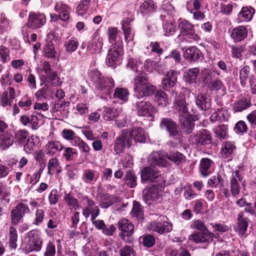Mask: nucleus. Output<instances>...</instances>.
Wrapping results in <instances>:
<instances>
[{"mask_svg": "<svg viewBox=\"0 0 256 256\" xmlns=\"http://www.w3.org/2000/svg\"><path fill=\"white\" fill-rule=\"evenodd\" d=\"M146 138V134L142 128H134L131 131L123 130L120 136L116 140L114 150L118 154L122 152L124 148H130L132 140L136 142H144Z\"/></svg>", "mask_w": 256, "mask_h": 256, "instance_id": "nucleus-1", "label": "nucleus"}, {"mask_svg": "<svg viewBox=\"0 0 256 256\" xmlns=\"http://www.w3.org/2000/svg\"><path fill=\"white\" fill-rule=\"evenodd\" d=\"M88 76L98 90L108 95L111 93V90L114 86V80L112 78L102 76L100 72L96 68H90Z\"/></svg>", "mask_w": 256, "mask_h": 256, "instance_id": "nucleus-2", "label": "nucleus"}, {"mask_svg": "<svg viewBox=\"0 0 256 256\" xmlns=\"http://www.w3.org/2000/svg\"><path fill=\"white\" fill-rule=\"evenodd\" d=\"M155 87L150 84L144 74H141L134 78V96L138 98L152 94Z\"/></svg>", "mask_w": 256, "mask_h": 256, "instance_id": "nucleus-3", "label": "nucleus"}, {"mask_svg": "<svg viewBox=\"0 0 256 256\" xmlns=\"http://www.w3.org/2000/svg\"><path fill=\"white\" fill-rule=\"evenodd\" d=\"M141 180L142 183L156 182L158 186H164L165 180L156 166L150 165L143 168L140 172Z\"/></svg>", "mask_w": 256, "mask_h": 256, "instance_id": "nucleus-4", "label": "nucleus"}, {"mask_svg": "<svg viewBox=\"0 0 256 256\" xmlns=\"http://www.w3.org/2000/svg\"><path fill=\"white\" fill-rule=\"evenodd\" d=\"M162 186L154 185L144 190L142 198L144 202L149 205L160 202L162 194Z\"/></svg>", "mask_w": 256, "mask_h": 256, "instance_id": "nucleus-5", "label": "nucleus"}, {"mask_svg": "<svg viewBox=\"0 0 256 256\" xmlns=\"http://www.w3.org/2000/svg\"><path fill=\"white\" fill-rule=\"evenodd\" d=\"M102 118L106 121H111L116 119V122L118 127H122L126 123V116L121 110L104 107Z\"/></svg>", "mask_w": 256, "mask_h": 256, "instance_id": "nucleus-6", "label": "nucleus"}, {"mask_svg": "<svg viewBox=\"0 0 256 256\" xmlns=\"http://www.w3.org/2000/svg\"><path fill=\"white\" fill-rule=\"evenodd\" d=\"M200 78L210 90L218 92L221 90L222 93H225L226 88L222 80L219 79L212 80V74L208 70L202 72Z\"/></svg>", "mask_w": 256, "mask_h": 256, "instance_id": "nucleus-7", "label": "nucleus"}, {"mask_svg": "<svg viewBox=\"0 0 256 256\" xmlns=\"http://www.w3.org/2000/svg\"><path fill=\"white\" fill-rule=\"evenodd\" d=\"M30 212V208L26 204L19 202L10 212L12 224H18L22 219L26 213Z\"/></svg>", "mask_w": 256, "mask_h": 256, "instance_id": "nucleus-8", "label": "nucleus"}, {"mask_svg": "<svg viewBox=\"0 0 256 256\" xmlns=\"http://www.w3.org/2000/svg\"><path fill=\"white\" fill-rule=\"evenodd\" d=\"M122 42L118 41L117 43L112 44L108 52L106 59L108 64L112 66L117 61L120 56L123 54Z\"/></svg>", "mask_w": 256, "mask_h": 256, "instance_id": "nucleus-9", "label": "nucleus"}, {"mask_svg": "<svg viewBox=\"0 0 256 256\" xmlns=\"http://www.w3.org/2000/svg\"><path fill=\"white\" fill-rule=\"evenodd\" d=\"M136 112L140 116H152L156 112V108L148 102L140 100L136 103Z\"/></svg>", "mask_w": 256, "mask_h": 256, "instance_id": "nucleus-10", "label": "nucleus"}, {"mask_svg": "<svg viewBox=\"0 0 256 256\" xmlns=\"http://www.w3.org/2000/svg\"><path fill=\"white\" fill-rule=\"evenodd\" d=\"M166 153L164 151L154 152L148 157V162L153 166L164 167L168 164Z\"/></svg>", "mask_w": 256, "mask_h": 256, "instance_id": "nucleus-11", "label": "nucleus"}, {"mask_svg": "<svg viewBox=\"0 0 256 256\" xmlns=\"http://www.w3.org/2000/svg\"><path fill=\"white\" fill-rule=\"evenodd\" d=\"M28 236L29 238L28 246L30 251H40L42 248V240L38 232L32 230L28 232Z\"/></svg>", "mask_w": 256, "mask_h": 256, "instance_id": "nucleus-12", "label": "nucleus"}, {"mask_svg": "<svg viewBox=\"0 0 256 256\" xmlns=\"http://www.w3.org/2000/svg\"><path fill=\"white\" fill-rule=\"evenodd\" d=\"M212 139L210 132L202 129L190 137V141L197 146L205 145L210 142Z\"/></svg>", "mask_w": 256, "mask_h": 256, "instance_id": "nucleus-13", "label": "nucleus"}, {"mask_svg": "<svg viewBox=\"0 0 256 256\" xmlns=\"http://www.w3.org/2000/svg\"><path fill=\"white\" fill-rule=\"evenodd\" d=\"M118 229L122 232L120 234V236L123 240H126V237L130 236L134 232V225L128 220L122 218L118 224Z\"/></svg>", "mask_w": 256, "mask_h": 256, "instance_id": "nucleus-14", "label": "nucleus"}, {"mask_svg": "<svg viewBox=\"0 0 256 256\" xmlns=\"http://www.w3.org/2000/svg\"><path fill=\"white\" fill-rule=\"evenodd\" d=\"M179 120L180 125L184 133L188 134L192 131L194 124L192 118L189 113L180 115Z\"/></svg>", "mask_w": 256, "mask_h": 256, "instance_id": "nucleus-15", "label": "nucleus"}, {"mask_svg": "<svg viewBox=\"0 0 256 256\" xmlns=\"http://www.w3.org/2000/svg\"><path fill=\"white\" fill-rule=\"evenodd\" d=\"M172 94L175 96L174 106L179 113V115L188 113L184 96L181 93L178 94L175 92H173Z\"/></svg>", "mask_w": 256, "mask_h": 256, "instance_id": "nucleus-16", "label": "nucleus"}, {"mask_svg": "<svg viewBox=\"0 0 256 256\" xmlns=\"http://www.w3.org/2000/svg\"><path fill=\"white\" fill-rule=\"evenodd\" d=\"M103 46V38L98 32H95L92 37L88 48L91 53H100Z\"/></svg>", "mask_w": 256, "mask_h": 256, "instance_id": "nucleus-17", "label": "nucleus"}, {"mask_svg": "<svg viewBox=\"0 0 256 256\" xmlns=\"http://www.w3.org/2000/svg\"><path fill=\"white\" fill-rule=\"evenodd\" d=\"M213 234L210 231L194 232L189 236V240L196 243L210 242L212 241Z\"/></svg>", "mask_w": 256, "mask_h": 256, "instance_id": "nucleus-18", "label": "nucleus"}, {"mask_svg": "<svg viewBox=\"0 0 256 256\" xmlns=\"http://www.w3.org/2000/svg\"><path fill=\"white\" fill-rule=\"evenodd\" d=\"M243 178L238 170L232 172L230 180V191L234 196H238L240 193V185L238 181H242Z\"/></svg>", "mask_w": 256, "mask_h": 256, "instance_id": "nucleus-19", "label": "nucleus"}, {"mask_svg": "<svg viewBox=\"0 0 256 256\" xmlns=\"http://www.w3.org/2000/svg\"><path fill=\"white\" fill-rule=\"evenodd\" d=\"M150 229L153 232L162 234L170 232L172 229V225L171 223L166 221L163 223L153 222L150 224Z\"/></svg>", "mask_w": 256, "mask_h": 256, "instance_id": "nucleus-20", "label": "nucleus"}, {"mask_svg": "<svg viewBox=\"0 0 256 256\" xmlns=\"http://www.w3.org/2000/svg\"><path fill=\"white\" fill-rule=\"evenodd\" d=\"M184 51L183 56L188 61L196 62L199 60L202 56L201 52L195 46H190Z\"/></svg>", "mask_w": 256, "mask_h": 256, "instance_id": "nucleus-21", "label": "nucleus"}, {"mask_svg": "<svg viewBox=\"0 0 256 256\" xmlns=\"http://www.w3.org/2000/svg\"><path fill=\"white\" fill-rule=\"evenodd\" d=\"M160 126L162 129L168 132L170 136H175L178 134L177 125L168 118L162 119Z\"/></svg>", "mask_w": 256, "mask_h": 256, "instance_id": "nucleus-22", "label": "nucleus"}, {"mask_svg": "<svg viewBox=\"0 0 256 256\" xmlns=\"http://www.w3.org/2000/svg\"><path fill=\"white\" fill-rule=\"evenodd\" d=\"M200 72V68L198 67L185 70L184 74V80L186 83L190 84L196 83Z\"/></svg>", "mask_w": 256, "mask_h": 256, "instance_id": "nucleus-23", "label": "nucleus"}, {"mask_svg": "<svg viewBox=\"0 0 256 256\" xmlns=\"http://www.w3.org/2000/svg\"><path fill=\"white\" fill-rule=\"evenodd\" d=\"M14 138L11 132H9L0 136V149L6 150L10 148L14 144Z\"/></svg>", "mask_w": 256, "mask_h": 256, "instance_id": "nucleus-24", "label": "nucleus"}, {"mask_svg": "<svg viewBox=\"0 0 256 256\" xmlns=\"http://www.w3.org/2000/svg\"><path fill=\"white\" fill-rule=\"evenodd\" d=\"M156 6L152 0H146L140 6L139 12L142 15H148L156 10Z\"/></svg>", "mask_w": 256, "mask_h": 256, "instance_id": "nucleus-25", "label": "nucleus"}, {"mask_svg": "<svg viewBox=\"0 0 256 256\" xmlns=\"http://www.w3.org/2000/svg\"><path fill=\"white\" fill-rule=\"evenodd\" d=\"M54 10L58 14H50V16H70L71 11V8L62 2H57L55 4Z\"/></svg>", "mask_w": 256, "mask_h": 256, "instance_id": "nucleus-26", "label": "nucleus"}, {"mask_svg": "<svg viewBox=\"0 0 256 256\" xmlns=\"http://www.w3.org/2000/svg\"><path fill=\"white\" fill-rule=\"evenodd\" d=\"M248 34V31L246 27L239 26L234 28L231 33V36L236 42H240L244 39Z\"/></svg>", "mask_w": 256, "mask_h": 256, "instance_id": "nucleus-27", "label": "nucleus"}, {"mask_svg": "<svg viewBox=\"0 0 256 256\" xmlns=\"http://www.w3.org/2000/svg\"><path fill=\"white\" fill-rule=\"evenodd\" d=\"M212 160L208 158H203L200 160V170L202 176H207L212 172Z\"/></svg>", "mask_w": 256, "mask_h": 256, "instance_id": "nucleus-28", "label": "nucleus"}, {"mask_svg": "<svg viewBox=\"0 0 256 256\" xmlns=\"http://www.w3.org/2000/svg\"><path fill=\"white\" fill-rule=\"evenodd\" d=\"M251 105L250 100L242 98L240 100L236 101L232 104V109L235 112H241L242 110L247 109Z\"/></svg>", "mask_w": 256, "mask_h": 256, "instance_id": "nucleus-29", "label": "nucleus"}, {"mask_svg": "<svg viewBox=\"0 0 256 256\" xmlns=\"http://www.w3.org/2000/svg\"><path fill=\"white\" fill-rule=\"evenodd\" d=\"M63 148L58 141H50L46 146V152L47 154L54 156L60 152Z\"/></svg>", "mask_w": 256, "mask_h": 256, "instance_id": "nucleus-30", "label": "nucleus"}, {"mask_svg": "<svg viewBox=\"0 0 256 256\" xmlns=\"http://www.w3.org/2000/svg\"><path fill=\"white\" fill-rule=\"evenodd\" d=\"M236 147L234 142L230 141L224 142L222 146L221 154L224 158L231 156L236 150Z\"/></svg>", "mask_w": 256, "mask_h": 256, "instance_id": "nucleus-31", "label": "nucleus"}, {"mask_svg": "<svg viewBox=\"0 0 256 256\" xmlns=\"http://www.w3.org/2000/svg\"><path fill=\"white\" fill-rule=\"evenodd\" d=\"M178 22V28L184 34H192L194 33L193 26L187 20L182 18H180Z\"/></svg>", "mask_w": 256, "mask_h": 256, "instance_id": "nucleus-32", "label": "nucleus"}, {"mask_svg": "<svg viewBox=\"0 0 256 256\" xmlns=\"http://www.w3.org/2000/svg\"><path fill=\"white\" fill-rule=\"evenodd\" d=\"M196 104L202 110H204L210 106L209 100L206 98L205 94H198L195 96Z\"/></svg>", "mask_w": 256, "mask_h": 256, "instance_id": "nucleus-33", "label": "nucleus"}, {"mask_svg": "<svg viewBox=\"0 0 256 256\" xmlns=\"http://www.w3.org/2000/svg\"><path fill=\"white\" fill-rule=\"evenodd\" d=\"M131 20L126 18L125 20H124L122 24V27L124 31V35L125 40L128 42H130V41H132L134 38V34L131 33V30L129 27L130 22Z\"/></svg>", "mask_w": 256, "mask_h": 256, "instance_id": "nucleus-34", "label": "nucleus"}, {"mask_svg": "<svg viewBox=\"0 0 256 256\" xmlns=\"http://www.w3.org/2000/svg\"><path fill=\"white\" fill-rule=\"evenodd\" d=\"M46 22L45 17H29L28 26L32 28H39Z\"/></svg>", "mask_w": 256, "mask_h": 256, "instance_id": "nucleus-35", "label": "nucleus"}, {"mask_svg": "<svg viewBox=\"0 0 256 256\" xmlns=\"http://www.w3.org/2000/svg\"><path fill=\"white\" fill-rule=\"evenodd\" d=\"M248 226V221L246 218L243 217V213L238 214L237 230L240 234H244Z\"/></svg>", "mask_w": 256, "mask_h": 256, "instance_id": "nucleus-36", "label": "nucleus"}, {"mask_svg": "<svg viewBox=\"0 0 256 256\" xmlns=\"http://www.w3.org/2000/svg\"><path fill=\"white\" fill-rule=\"evenodd\" d=\"M166 158L176 164H179L185 162V156L178 152H172L169 154H166Z\"/></svg>", "mask_w": 256, "mask_h": 256, "instance_id": "nucleus-37", "label": "nucleus"}, {"mask_svg": "<svg viewBox=\"0 0 256 256\" xmlns=\"http://www.w3.org/2000/svg\"><path fill=\"white\" fill-rule=\"evenodd\" d=\"M154 97L158 106H165L170 104L167 95L162 90L157 91L155 94Z\"/></svg>", "mask_w": 256, "mask_h": 256, "instance_id": "nucleus-38", "label": "nucleus"}, {"mask_svg": "<svg viewBox=\"0 0 256 256\" xmlns=\"http://www.w3.org/2000/svg\"><path fill=\"white\" fill-rule=\"evenodd\" d=\"M129 92L127 89L122 88H117L114 93V97L124 102L128 99Z\"/></svg>", "mask_w": 256, "mask_h": 256, "instance_id": "nucleus-39", "label": "nucleus"}, {"mask_svg": "<svg viewBox=\"0 0 256 256\" xmlns=\"http://www.w3.org/2000/svg\"><path fill=\"white\" fill-rule=\"evenodd\" d=\"M18 234L16 229L11 226L8 234L9 246L11 248L16 249L17 247Z\"/></svg>", "mask_w": 256, "mask_h": 256, "instance_id": "nucleus-40", "label": "nucleus"}, {"mask_svg": "<svg viewBox=\"0 0 256 256\" xmlns=\"http://www.w3.org/2000/svg\"><path fill=\"white\" fill-rule=\"evenodd\" d=\"M79 43L76 38H71L67 40L64 43L66 51L70 54L75 52L78 48Z\"/></svg>", "mask_w": 256, "mask_h": 256, "instance_id": "nucleus-41", "label": "nucleus"}, {"mask_svg": "<svg viewBox=\"0 0 256 256\" xmlns=\"http://www.w3.org/2000/svg\"><path fill=\"white\" fill-rule=\"evenodd\" d=\"M108 35L109 42L112 43V44L114 43H117L118 41L122 42L118 36V30L116 28L110 27L108 28Z\"/></svg>", "mask_w": 256, "mask_h": 256, "instance_id": "nucleus-42", "label": "nucleus"}, {"mask_svg": "<svg viewBox=\"0 0 256 256\" xmlns=\"http://www.w3.org/2000/svg\"><path fill=\"white\" fill-rule=\"evenodd\" d=\"M64 200L66 204L73 208L74 210L80 208V206L77 199L72 196L70 194H66L64 196Z\"/></svg>", "mask_w": 256, "mask_h": 256, "instance_id": "nucleus-43", "label": "nucleus"}, {"mask_svg": "<svg viewBox=\"0 0 256 256\" xmlns=\"http://www.w3.org/2000/svg\"><path fill=\"white\" fill-rule=\"evenodd\" d=\"M208 184L210 187L212 188H216L219 184L220 189H222L224 187V180L220 176L217 174L208 179Z\"/></svg>", "mask_w": 256, "mask_h": 256, "instance_id": "nucleus-44", "label": "nucleus"}, {"mask_svg": "<svg viewBox=\"0 0 256 256\" xmlns=\"http://www.w3.org/2000/svg\"><path fill=\"white\" fill-rule=\"evenodd\" d=\"M164 35L166 36H172L176 32V27L172 21H164L163 22Z\"/></svg>", "mask_w": 256, "mask_h": 256, "instance_id": "nucleus-45", "label": "nucleus"}, {"mask_svg": "<svg viewBox=\"0 0 256 256\" xmlns=\"http://www.w3.org/2000/svg\"><path fill=\"white\" fill-rule=\"evenodd\" d=\"M214 130L216 136L221 139H225L228 136V128L224 124L216 126Z\"/></svg>", "mask_w": 256, "mask_h": 256, "instance_id": "nucleus-46", "label": "nucleus"}, {"mask_svg": "<svg viewBox=\"0 0 256 256\" xmlns=\"http://www.w3.org/2000/svg\"><path fill=\"white\" fill-rule=\"evenodd\" d=\"M28 132L26 130H18L14 134L16 142L18 144H24L28 138Z\"/></svg>", "mask_w": 256, "mask_h": 256, "instance_id": "nucleus-47", "label": "nucleus"}, {"mask_svg": "<svg viewBox=\"0 0 256 256\" xmlns=\"http://www.w3.org/2000/svg\"><path fill=\"white\" fill-rule=\"evenodd\" d=\"M130 214L132 217H136L138 219L143 218V212L142 210L140 204L136 202H134L133 208L130 212Z\"/></svg>", "mask_w": 256, "mask_h": 256, "instance_id": "nucleus-48", "label": "nucleus"}, {"mask_svg": "<svg viewBox=\"0 0 256 256\" xmlns=\"http://www.w3.org/2000/svg\"><path fill=\"white\" fill-rule=\"evenodd\" d=\"M127 66L130 68L133 71L140 72V68H142V62L138 58H134L129 57Z\"/></svg>", "mask_w": 256, "mask_h": 256, "instance_id": "nucleus-49", "label": "nucleus"}, {"mask_svg": "<svg viewBox=\"0 0 256 256\" xmlns=\"http://www.w3.org/2000/svg\"><path fill=\"white\" fill-rule=\"evenodd\" d=\"M36 137L32 136L30 138H28L24 146V150L28 154H30L36 146L35 140H36Z\"/></svg>", "mask_w": 256, "mask_h": 256, "instance_id": "nucleus-50", "label": "nucleus"}, {"mask_svg": "<svg viewBox=\"0 0 256 256\" xmlns=\"http://www.w3.org/2000/svg\"><path fill=\"white\" fill-rule=\"evenodd\" d=\"M44 55L50 58L56 57V51L54 44L51 42H48L44 48Z\"/></svg>", "mask_w": 256, "mask_h": 256, "instance_id": "nucleus-51", "label": "nucleus"}, {"mask_svg": "<svg viewBox=\"0 0 256 256\" xmlns=\"http://www.w3.org/2000/svg\"><path fill=\"white\" fill-rule=\"evenodd\" d=\"M90 0H81L76 8V13L79 16L84 15L88 8Z\"/></svg>", "mask_w": 256, "mask_h": 256, "instance_id": "nucleus-52", "label": "nucleus"}, {"mask_svg": "<svg viewBox=\"0 0 256 256\" xmlns=\"http://www.w3.org/2000/svg\"><path fill=\"white\" fill-rule=\"evenodd\" d=\"M126 182L130 188H134L136 185V177L131 171H128L125 177Z\"/></svg>", "mask_w": 256, "mask_h": 256, "instance_id": "nucleus-53", "label": "nucleus"}, {"mask_svg": "<svg viewBox=\"0 0 256 256\" xmlns=\"http://www.w3.org/2000/svg\"><path fill=\"white\" fill-rule=\"evenodd\" d=\"M83 200L86 201L88 206L83 210L82 214L86 218H88L91 214V209L92 207L95 205V203L93 200H90L86 196H85L83 198Z\"/></svg>", "mask_w": 256, "mask_h": 256, "instance_id": "nucleus-54", "label": "nucleus"}, {"mask_svg": "<svg viewBox=\"0 0 256 256\" xmlns=\"http://www.w3.org/2000/svg\"><path fill=\"white\" fill-rule=\"evenodd\" d=\"M250 72V68L246 66L242 68L240 72V84L244 86L246 82L247 78Z\"/></svg>", "mask_w": 256, "mask_h": 256, "instance_id": "nucleus-55", "label": "nucleus"}, {"mask_svg": "<svg viewBox=\"0 0 256 256\" xmlns=\"http://www.w3.org/2000/svg\"><path fill=\"white\" fill-rule=\"evenodd\" d=\"M62 136L65 140H74V143L75 142L76 139L78 138L76 136V133L70 129H64L62 132Z\"/></svg>", "mask_w": 256, "mask_h": 256, "instance_id": "nucleus-56", "label": "nucleus"}, {"mask_svg": "<svg viewBox=\"0 0 256 256\" xmlns=\"http://www.w3.org/2000/svg\"><path fill=\"white\" fill-rule=\"evenodd\" d=\"M190 226L192 228L196 229L202 232L208 231L204 222L200 220H194Z\"/></svg>", "mask_w": 256, "mask_h": 256, "instance_id": "nucleus-57", "label": "nucleus"}, {"mask_svg": "<svg viewBox=\"0 0 256 256\" xmlns=\"http://www.w3.org/2000/svg\"><path fill=\"white\" fill-rule=\"evenodd\" d=\"M66 103L67 102L65 101L56 100L52 108V112H59L62 114V112L65 110Z\"/></svg>", "mask_w": 256, "mask_h": 256, "instance_id": "nucleus-58", "label": "nucleus"}, {"mask_svg": "<svg viewBox=\"0 0 256 256\" xmlns=\"http://www.w3.org/2000/svg\"><path fill=\"white\" fill-rule=\"evenodd\" d=\"M10 195V192L6 188V186L1 184L0 185V198L1 199L5 200L7 202H9L10 199L9 198Z\"/></svg>", "mask_w": 256, "mask_h": 256, "instance_id": "nucleus-59", "label": "nucleus"}, {"mask_svg": "<svg viewBox=\"0 0 256 256\" xmlns=\"http://www.w3.org/2000/svg\"><path fill=\"white\" fill-rule=\"evenodd\" d=\"M211 122H215L218 120H225L226 118L224 116V110L222 109H218L217 111L214 112L210 118Z\"/></svg>", "mask_w": 256, "mask_h": 256, "instance_id": "nucleus-60", "label": "nucleus"}, {"mask_svg": "<svg viewBox=\"0 0 256 256\" xmlns=\"http://www.w3.org/2000/svg\"><path fill=\"white\" fill-rule=\"evenodd\" d=\"M73 146H78L84 152L88 153L90 150V148L88 145L80 138L76 139L75 142L74 143Z\"/></svg>", "mask_w": 256, "mask_h": 256, "instance_id": "nucleus-61", "label": "nucleus"}, {"mask_svg": "<svg viewBox=\"0 0 256 256\" xmlns=\"http://www.w3.org/2000/svg\"><path fill=\"white\" fill-rule=\"evenodd\" d=\"M0 57L2 59V62L6 63L10 60L9 56V50L6 47L1 46L0 48Z\"/></svg>", "mask_w": 256, "mask_h": 256, "instance_id": "nucleus-62", "label": "nucleus"}, {"mask_svg": "<svg viewBox=\"0 0 256 256\" xmlns=\"http://www.w3.org/2000/svg\"><path fill=\"white\" fill-rule=\"evenodd\" d=\"M254 12L255 10L252 6H244L242 8L239 14L241 16H253Z\"/></svg>", "mask_w": 256, "mask_h": 256, "instance_id": "nucleus-63", "label": "nucleus"}, {"mask_svg": "<svg viewBox=\"0 0 256 256\" xmlns=\"http://www.w3.org/2000/svg\"><path fill=\"white\" fill-rule=\"evenodd\" d=\"M56 254L55 246L50 242L46 247L44 256H54Z\"/></svg>", "mask_w": 256, "mask_h": 256, "instance_id": "nucleus-64", "label": "nucleus"}]
</instances>
